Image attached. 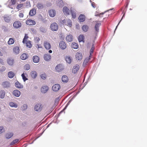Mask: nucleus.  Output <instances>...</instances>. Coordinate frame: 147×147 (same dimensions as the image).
<instances>
[{"label": "nucleus", "mask_w": 147, "mask_h": 147, "mask_svg": "<svg viewBox=\"0 0 147 147\" xmlns=\"http://www.w3.org/2000/svg\"><path fill=\"white\" fill-rule=\"evenodd\" d=\"M78 19L80 22H84L85 20V16L84 15H80L78 18Z\"/></svg>", "instance_id": "nucleus-19"}, {"label": "nucleus", "mask_w": 147, "mask_h": 147, "mask_svg": "<svg viewBox=\"0 0 147 147\" xmlns=\"http://www.w3.org/2000/svg\"><path fill=\"white\" fill-rule=\"evenodd\" d=\"M59 46L60 48L63 50L65 49L66 47V45L65 43L63 41H61L60 42Z\"/></svg>", "instance_id": "nucleus-5"}, {"label": "nucleus", "mask_w": 147, "mask_h": 147, "mask_svg": "<svg viewBox=\"0 0 147 147\" xmlns=\"http://www.w3.org/2000/svg\"><path fill=\"white\" fill-rule=\"evenodd\" d=\"M60 88V86L59 84H56L52 86V88L53 91L56 92L59 90Z\"/></svg>", "instance_id": "nucleus-4"}, {"label": "nucleus", "mask_w": 147, "mask_h": 147, "mask_svg": "<svg viewBox=\"0 0 147 147\" xmlns=\"http://www.w3.org/2000/svg\"><path fill=\"white\" fill-rule=\"evenodd\" d=\"M36 13V11L35 9H33L30 10L29 13V15L31 16L34 15Z\"/></svg>", "instance_id": "nucleus-28"}, {"label": "nucleus", "mask_w": 147, "mask_h": 147, "mask_svg": "<svg viewBox=\"0 0 147 147\" xmlns=\"http://www.w3.org/2000/svg\"><path fill=\"white\" fill-rule=\"evenodd\" d=\"M27 105L26 104H24L21 107V109L22 110H24L27 109Z\"/></svg>", "instance_id": "nucleus-48"}, {"label": "nucleus", "mask_w": 147, "mask_h": 147, "mask_svg": "<svg viewBox=\"0 0 147 147\" xmlns=\"http://www.w3.org/2000/svg\"><path fill=\"white\" fill-rule=\"evenodd\" d=\"M21 76L24 82H25L26 80H28V79L25 76L24 73L22 74Z\"/></svg>", "instance_id": "nucleus-47"}, {"label": "nucleus", "mask_w": 147, "mask_h": 147, "mask_svg": "<svg viewBox=\"0 0 147 147\" xmlns=\"http://www.w3.org/2000/svg\"><path fill=\"white\" fill-rule=\"evenodd\" d=\"M57 71L58 72H60L63 69V68L62 65L59 64L57 65L55 67Z\"/></svg>", "instance_id": "nucleus-15"}, {"label": "nucleus", "mask_w": 147, "mask_h": 147, "mask_svg": "<svg viewBox=\"0 0 147 147\" xmlns=\"http://www.w3.org/2000/svg\"><path fill=\"white\" fill-rule=\"evenodd\" d=\"M42 107L41 104H37L34 107V110L37 112H40L42 109Z\"/></svg>", "instance_id": "nucleus-3"}, {"label": "nucleus", "mask_w": 147, "mask_h": 147, "mask_svg": "<svg viewBox=\"0 0 147 147\" xmlns=\"http://www.w3.org/2000/svg\"><path fill=\"white\" fill-rule=\"evenodd\" d=\"M59 98H56L55 99V102H58L59 101Z\"/></svg>", "instance_id": "nucleus-64"}, {"label": "nucleus", "mask_w": 147, "mask_h": 147, "mask_svg": "<svg viewBox=\"0 0 147 147\" xmlns=\"http://www.w3.org/2000/svg\"><path fill=\"white\" fill-rule=\"evenodd\" d=\"M13 27L16 28H18L22 26L21 23L19 21H16L14 22L13 25Z\"/></svg>", "instance_id": "nucleus-6"}, {"label": "nucleus", "mask_w": 147, "mask_h": 147, "mask_svg": "<svg viewBox=\"0 0 147 147\" xmlns=\"http://www.w3.org/2000/svg\"><path fill=\"white\" fill-rule=\"evenodd\" d=\"M84 36L82 35H80L78 37V40L80 42H84Z\"/></svg>", "instance_id": "nucleus-39"}, {"label": "nucleus", "mask_w": 147, "mask_h": 147, "mask_svg": "<svg viewBox=\"0 0 147 147\" xmlns=\"http://www.w3.org/2000/svg\"><path fill=\"white\" fill-rule=\"evenodd\" d=\"M113 9H114L113 8H112L111 9H109L108 10L105 11L103 13H101L100 14V15H103V14H104L106 12H108V11H110V10H113Z\"/></svg>", "instance_id": "nucleus-58"}, {"label": "nucleus", "mask_w": 147, "mask_h": 147, "mask_svg": "<svg viewBox=\"0 0 147 147\" xmlns=\"http://www.w3.org/2000/svg\"><path fill=\"white\" fill-rule=\"evenodd\" d=\"M63 11L64 14L65 15H69L70 12L69 9L66 7L65 6L63 8Z\"/></svg>", "instance_id": "nucleus-10"}, {"label": "nucleus", "mask_w": 147, "mask_h": 147, "mask_svg": "<svg viewBox=\"0 0 147 147\" xmlns=\"http://www.w3.org/2000/svg\"><path fill=\"white\" fill-rule=\"evenodd\" d=\"M94 4H95V3H94V2H92L91 3V5H92V6L94 8H95V7L94 6Z\"/></svg>", "instance_id": "nucleus-62"}, {"label": "nucleus", "mask_w": 147, "mask_h": 147, "mask_svg": "<svg viewBox=\"0 0 147 147\" xmlns=\"http://www.w3.org/2000/svg\"><path fill=\"white\" fill-rule=\"evenodd\" d=\"M36 48H37V49H39V48H40L41 47L39 45L37 44L36 45Z\"/></svg>", "instance_id": "nucleus-63"}, {"label": "nucleus", "mask_w": 147, "mask_h": 147, "mask_svg": "<svg viewBox=\"0 0 147 147\" xmlns=\"http://www.w3.org/2000/svg\"><path fill=\"white\" fill-rule=\"evenodd\" d=\"M36 23L35 21L31 19L27 20L26 22V24L29 25H34L36 24Z\"/></svg>", "instance_id": "nucleus-7"}, {"label": "nucleus", "mask_w": 147, "mask_h": 147, "mask_svg": "<svg viewBox=\"0 0 147 147\" xmlns=\"http://www.w3.org/2000/svg\"><path fill=\"white\" fill-rule=\"evenodd\" d=\"M19 16L20 18H22L24 16V14L23 13H20Z\"/></svg>", "instance_id": "nucleus-61"}, {"label": "nucleus", "mask_w": 147, "mask_h": 147, "mask_svg": "<svg viewBox=\"0 0 147 147\" xmlns=\"http://www.w3.org/2000/svg\"><path fill=\"white\" fill-rule=\"evenodd\" d=\"M49 16L51 17H54L56 15V11L54 9L50 10L49 11Z\"/></svg>", "instance_id": "nucleus-11"}, {"label": "nucleus", "mask_w": 147, "mask_h": 147, "mask_svg": "<svg viewBox=\"0 0 147 147\" xmlns=\"http://www.w3.org/2000/svg\"><path fill=\"white\" fill-rule=\"evenodd\" d=\"M40 40V39L38 37H35L34 38V42L36 43H38Z\"/></svg>", "instance_id": "nucleus-52"}, {"label": "nucleus", "mask_w": 147, "mask_h": 147, "mask_svg": "<svg viewBox=\"0 0 147 147\" xmlns=\"http://www.w3.org/2000/svg\"><path fill=\"white\" fill-rule=\"evenodd\" d=\"M13 95L16 97H19L20 95V92L18 90H15L13 91Z\"/></svg>", "instance_id": "nucleus-12"}, {"label": "nucleus", "mask_w": 147, "mask_h": 147, "mask_svg": "<svg viewBox=\"0 0 147 147\" xmlns=\"http://www.w3.org/2000/svg\"><path fill=\"white\" fill-rule=\"evenodd\" d=\"M28 56L26 53H23L20 56L21 59L23 60H26L28 58Z\"/></svg>", "instance_id": "nucleus-37"}, {"label": "nucleus", "mask_w": 147, "mask_h": 147, "mask_svg": "<svg viewBox=\"0 0 147 147\" xmlns=\"http://www.w3.org/2000/svg\"><path fill=\"white\" fill-rule=\"evenodd\" d=\"M125 13H124V14L123 15V16H122V18L121 19V20L120 21V22H119V23H118V25H117V26H116V28H115V31H114V32H115V31L116 30V29H117V27H118V25H119V23H120V22H121V20H122V19H123V17H124V16H125Z\"/></svg>", "instance_id": "nucleus-59"}, {"label": "nucleus", "mask_w": 147, "mask_h": 147, "mask_svg": "<svg viewBox=\"0 0 147 147\" xmlns=\"http://www.w3.org/2000/svg\"><path fill=\"white\" fill-rule=\"evenodd\" d=\"M6 69V68L5 66H2L1 68H0V71L2 72L4 71Z\"/></svg>", "instance_id": "nucleus-56"}, {"label": "nucleus", "mask_w": 147, "mask_h": 147, "mask_svg": "<svg viewBox=\"0 0 147 147\" xmlns=\"http://www.w3.org/2000/svg\"><path fill=\"white\" fill-rule=\"evenodd\" d=\"M14 42V39L12 38H9V40L8 42V44L9 45H12L13 44Z\"/></svg>", "instance_id": "nucleus-41"}, {"label": "nucleus", "mask_w": 147, "mask_h": 147, "mask_svg": "<svg viewBox=\"0 0 147 147\" xmlns=\"http://www.w3.org/2000/svg\"><path fill=\"white\" fill-rule=\"evenodd\" d=\"M62 22L65 25H67L71 27L72 26V22L69 19L64 20L62 21Z\"/></svg>", "instance_id": "nucleus-1"}, {"label": "nucleus", "mask_w": 147, "mask_h": 147, "mask_svg": "<svg viewBox=\"0 0 147 147\" xmlns=\"http://www.w3.org/2000/svg\"><path fill=\"white\" fill-rule=\"evenodd\" d=\"M79 65H76L74 66L73 68L72 71L73 73L75 74L79 70Z\"/></svg>", "instance_id": "nucleus-14"}, {"label": "nucleus", "mask_w": 147, "mask_h": 147, "mask_svg": "<svg viewBox=\"0 0 147 147\" xmlns=\"http://www.w3.org/2000/svg\"><path fill=\"white\" fill-rule=\"evenodd\" d=\"M33 62L35 63H38L39 61V58L37 56H34L33 57Z\"/></svg>", "instance_id": "nucleus-26"}, {"label": "nucleus", "mask_w": 147, "mask_h": 147, "mask_svg": "<svg viewBox=\"0 0 147 147\" xmlns=\"http://www.w3.org/2000/svg\"><path fill=\"white\" fill-rule=\"evenodd\" d=\"M13 135V133L11 132H8L6 134L5 137L7 139H9L11 138Z\"/></svg>", "instance_id": "nucleus-35"}, {"label": "nucleus", "mask_w": 147, "mask_h": 147, "mask_svg": "<svg viewBox=\"0 0 147 147\" xmlns=\"http://www.w3.org/2000/svg\"><path fill=\"white\" fill-rule=\"evenodd\" d=\"M0 63L2 65L5 64L4 62L2 59H0Z\"/></svg>", "instance_id": "nucleus-60"}, {"label": "nucleus", "mask_w": 147, "mask_h": 147, "mask_svg": "<svg viewBox=\"0 0 147 147\" xmlns=\"http://www.w3.org/2000/svg\"><path fill=\"white\" fill-rule=\"evenodd\" d=\"M9 1L10 0H9ZM16 1L15 0H10V1L8 5V6L10 8L13 9V8L11 7L12 5H14L16 3Z\"/></svg>", "instance_id": "nucleus-27"}, {"label": "nucleus", "mask_w": 147, "mask_h": 147, "mask_svg": "<svg viewBox=\"0 0 147 147\" xmlns=\"http://www.w3.org/2000/svg\"><path fill=\"white\" fill-rule=\"evenodd\" d=\"M57 5L59 7H62L64 5L63 2L62 0H58L57 1Z\"/></svg>", "instance_id": "nucleus-22"}, {"label": "nucleus", "mask_w": 147, "mask_h": 147, "mask_svg": "<svg viewBox=\"0 0 147 147\" xmlns=\"http://www.w3.org/2000/svg\"><path fill=\"white\" fill-rule=\"evenodd\" d=\"M94 47H92L91 49H90V57H91L92 56V53H93L94 50Z\"/></svg>", "instance_id": "nucleus-53"}, {"label": "nucleus", "mask_w": 147, "mask_h": 147, "mask_svg": "<svg viewBox=\"0 0 147 147\" xmlns=\"http://www.w3.org/2000/svg\"><path fill=\"white\" fill-rule=\"evenodd\" d=\"M66 39L67 41L68 42H71L73 39V37L72 36L71 34H69L66 36Z\"/></svg>", "instance_id": "nucleus-23"}, {"label": "nucleus", "mask_w": 147, "mask_h": 147, "mask_svg": "<svg viewBox=\"0 0 147 147\" xmlns=\"http://www.w3.org/2000/svg\"><path fill=\"white\" fill-rule=\"evenodd\" d=\"M71 102V101L70 100L67 103V104L66 105V106H65V107L64 108V109H63V110L62 111H61L59 113V114H60L62 112H63V111L64 110H65L67 108V106H68V105Z\"/></svg>", "instance_id": "nucleus-51"}, {"label": "nucleus", "mask_w": 147, "mask_h": 147, "mask_svg": "<svg viewBox=\"0 0 147 147\" xmlns=\"http://www.w3.org/2000/svg\"><path fill=\"white\" fill-rule=\"evenodd\" d=\"M71 13L72 15V17L74 18H76V11L75 10H71Z\"/></svg>", "instance_id": "nucleus-38"}, {"label": "nucleus", "mask_w": 147, "mask_h": 147, "mask_svg": "<svg viewBox=\"0 0 147 147\" xmlns=\"http://www.w3.org/2000/svg\"><path fill=\"white\" fill-rule=\"evenodd\" d=\"M25 43H26V46L28 48H30L32 46V45L31 44V42L30 41L28 42L27 41L26 42H25Z\"/></svg>", "instance_id": "nucleus-40"}, {"label": "nucleus", "mask_w": 147, "mask_h": 147, "mask_svg": "<svg viewBox=\"0 0 147 147\" xmlns=\"http://www.w3.org/2000/svg\"><path fill=\"white\" fill-rule=\"evenodd\" d=\"M5 131V129L3 126L0 127V134Z\"/></svg>", "instance_id": "nucleus-54"}, {"label": "nucleus", "mask_w": 147, "mask_h": 147, "mask_svg": "<svg viewBox=\"0 0 147 147\" xmlns=\"http://www.w3.org/2000/svg\"><path fill=\"white\" fill-rule=\"evenodd\" d=\"M40 31L43 33H45L46 32L45 28L43 27H40Z\"/></svg>", "instance_id": "nucleus-55"}, {"label": "nucleus", "mask_w": 147, "mask_h": 147, "mask_svg": "<svg viewBox=\"0 0 147 147\" xmlns=\"http://www.w3.org/2000/svg\"><path fill=\"white\" fill-rule=\"evenodd\" d=\"M23 4H18L16 8L18 9H20L23 6Z\"/></svg>", "instance_id": "nucleus-57"}, {"label": "nucleus", "mask_w": 147, "mask_h": 147, "mask_svg": "<svg viewBox=\"0 0 147 147\" xmlns=\"http://www.w3.org/2000/svg\"><path fill=\"white\" fill-rule=\"evenodd\" d=\"M36 6L39 9H42L44 7L43 4L42 3H37Z\"/></svg>", "instance_id": "nucleus-32"}, {"label": "nucleus", "mask_w": 147, "mask_h": 147, "mask_svg": "<svg viewBox=\"0 0 147 147\" xmlns=\"http://www.w3.org/2000/svg\"><path fill=\"white\" fill-rule=\"evenodd\" d=\"M101 25V23H96L94 26V29L95 30V33H96L99 31V28Z\"/></svg>", "instance_id": "nucleus-18"}, {"label": "nucleus", "mask_w": 147, "mask_h": 147, "mask_svg": "<svg viewBox=\"0 0 147 147\" xmlns=\"http://www.w3.org/2000/svg\"><path fill=\"white\" fill-rule=\"evenodd\" d=\"M40 77L42 79L45 80L47 77V76L46 74L45 73H44L43 74H41L40 75Z\"/></svg>", "instance_id": "nucleus-49"}, {"label": "nucleus", "mask_w": 147, "mask_h": 147, "mask_svg": "<svg viewBox=\"0 0 147 147\" xmlns=\"http://www.w3.org/2000/svg\"><path fill=\"white\" fill-rule=\"evenodd\" d=\"M90 57H89L86 58L85 59L83 64V66L85 67L87 65V63L90 59Z\"/></svg>", "instance_id": "nucleus-30"}, {"label": "nucleus", "mask_w": 147, "mask_h": 147, "mask_svg": "<svg viewBox=\"0 0 147 147\" xmlns=\"http://www.w3.org/2000/svg\"><path fill=\"white\" fill-rule=\"evenodd\" d=\"M66 62L69 63H71V59L70 57L69 56L66 57Z\"/></svg>", "instance_id": "nucleus-45"}, {"label": "nucleus", "mask_w": 147, "mask_h": 147, "mask_svg": "<svg viewBox=\"0 0 147 147\" xmlns=\"http://www.w3.org/2000/svg\"><path fill=\"white\" fill-rule=\"evenodd\" d=\"M44 46L47 49H49L51 48V46L50 44L47 41H45L44 42Z\"/></svg>", "instance_id": "nucleus-17"}, {"label": "nucleus", "mask_w": 147, "mask_h": 147, "mask_svg": "<svg viewBox=\"0 0 147 147\" xmlns=\"http://www.w3.org/2000/svg\"><path fill=\"white\" fill-rule=\"evenodd\" d=\"M15 76L14 73L12 71H10L8 73V76L10 78H12Z\"/></svg>", "instance_id": "nucleus-31"}, {"label": "nucleus", "mask_w": 147, "mask_h": 147, "mask_svg": "<svg viewBox=\"0 0 147 147\" xmlns=\"http://www.w3.org/2000/svg\"><path fill=\"white\" fill-rule=\"evenodd\" d=\"M5 96V92L4 90H1L0 91V98H3Z\"/></svg>", "instance_id": "nucleus-34"}, {"label": "nucleus", "mask_w": 147, "mask_h": 147, "mask_svg": "<svg viewBox=\"0 0 147 147\" xmlns=\"http://www.w3.org/2000/svg\"><path fill=\"white\" fill-rule=\"evenodd\" d=\"M20 50L19 47H16L13 49V51L16 55H17L19 53Z\"/></svg>", "instance_id": "nucleus-25"}, {"label": "nucleus", "mask_w": 147, "mask_h": 147, "mask_svg": "<svg viewBox=\"0 0 147 147\" xmlns=\"http://www.w3.org/2000/svg\"><path fill=\"white\" fill-rule=\"evenodd\" d=\"M3 19L5 21L7 22H9L11 19V18L8 15H5L3 17Z\"/></svg>", "instance_id": "nucleus-16"}, {"label": "nucleus", "mask_w": 147, "mask_h": 147, "mask_svg": "<svg viewBox=\"0 0 147 147\" xmlns=\"http://www.w3.org/2000/svg\"><path fill=\"white\" fill-rule=\"evenodd\" d=\"M24 69L26 70H29L30 69V66L29 64H26L24 66Z\"/></svg>", "instance_id": "nucleus-44"}, {"label": "nucleus", "mask_w": 147, "mask_h": 147, "mask_svg": "<svg viewBox=\"0 0 147 147\" xmlns=\"http://www.w3.org/2000/svg\"><path fill=\"white\" fill-rule=\"evenodd\" d=\"M19 139H16L14 140L11 143L10 145H13L14 144H15L16 143L18 142L19 141Z\"/></svg>", "instance_id": "nucleus-50"}, {"label": "nucleus", "mask_w": 147, "mask_h": 147, "mask_svg": "<svg viewBox=\"0 0 147 147\" xmlns=\"http://www.w3.org/2000/svg\"><path fill=\"white\" fill-rule=\"evenodd\" d=\"M15 86L16 88L20 89L22 88L23 87V85L18 81L15 83Z\"/></svg>", "instance_id": "nucleus-20"}, {"label": "nucleus", "mask_w": 147, "mask_h": 147, "mask_svg": "<svg viewBox=\"0 0 147 147\" xmlns=\"http://www.w3.org/2000/svg\"><path fill=\"white\" fill-rule=\"evenodd\" d=\"M62 81L64 82H67L68 80V77L66 75L63 76L61 78Z\"/></svg>", "instance_id": "nucleus-29"}, {"label": "nucleus", "mask_w": 147, "mask_h": 147, "mask_svg": "<svg viewBox=\"0 0 147 147\" xmlns=\"http://www.w3.org/2000/svg\"><path fill=\"white\" fill-rule=\"evenodd\" d=\"M10 83L8 82L5 81L2 83V85L4 88H8L10 87Z\"/></svg>", "instance_id": "nucleus-13"}, {"label": "nucleus", "mask_w": 147, "mask_h": 147, "mask_svg": "<svg viewBox=\"0 0 147 147\" xmlns=\"http://www.w3.org/2000/svg\"><path fill=\"white\" fill-rule=\"evenodd\" d=\"M37 76V73L35 71H32L31 73V76L34 79Z\"/></svg>", "instance_id": "nucleus-33"}, {"label": "nucleus", "mask_w": 147, "mask_h": 147, "mask_svg": "<svg viewBox=\"0 0 147 147\" xmlns=\"http://www.w3.org/2000/svg\"><path fill=\"white\" fill-rule=\"evenodd\" d=\"M9 105L11 107H13L15 108H16L18 107V105L16 103H14L13 102H10L9 103Z\"/></svg>", "instance_id": "nucleus-36"}, {"label": "nucleus", "mask_w": 147, "mask_h": 147, "mask_svg": "<svg viewBox=\"0 0 147 147\" xmlns=\"http://www.w3.org/2000/svg\"><path fill=\"white\" fill-rule=\"evenodd\" d=\"M88 27L86 25H83L82 27V29L83 31L85 32H87L88 29Z\"/></svg>", "instance_id": "nucleus-42"}, {"label": "nucleus", "mask_w": 147, "mask_h": 147, "mask_svg": "<svg viewBox=\"0 0 147 147\" xmlns=\"http://www.w3.org/2000/svg\"><path fill=\"white\" fill-rule=\"evenodd\" d=\"M28 38V35L26 34H25L24 38L23 39V42L24 43H25V42H26L27 41V39Z\"/></svg>", "instance_id": "nucleus-46"}, {"label": "nucleus", "mask_w": 147, "mask_h": 147, "mask_svg": "<svg viewBox=\"0 0 147 147\" xmlns=\"http://www.w3.org/2000/svg\"><path fill=\"white\" fill-rule=\"evenodd\" d=\"M58 26L56 23H53L51 25L50 28L51 30L53 31H57L58 30Z\"/></svg>", "instance_id": "nucleus-2"}, {"label": "nucleus", "mask_w": 147, "mask_h": 147, "mask_svg": "<svg viewBox=\"0 0 147 147\" xmlns=\"http://www.w3.org/2000/svg\"><path fill=\"white\" fill-rule=\"evenodd\" d=\"M7 62L9 65L12 66L14 63V60L12 58H9L7 60Z\"/></svg>", "instance_id": "nucleus-8"}, {"label": "nucleus", "mask_w": 147, "mask_h": 147, "mask_svg": "<svg viewBox=\"0 0 147 147\" xmlns=\"http://www.w3.org/2000/svg\"><path fill=\"white\" fill-rule=\"evenodd\" d=\"M51 56L50 54H45L44 56V59L46 61H49L51 59Z\"/></svg>", "instance_id": "nucleus-24"}, {"label": "nucleus", "mask_w": 147, "mask_h": 147, "mask_svg": "<svg viewBox=\"0 0 147 147\" xmlns=\"http://www.w3.org/2000/svg\"><path fill=\"white\" fill-rule=\"evenodd\" d=\"M71 47L72 48L74 49H77L78 47V45L75 42H73L72 43Z\"/></svg>", "instance_id": "nucleus-43"}, {"label": "nucleus", "mask_w": 147, "mask_h": 147, "mask_svg": "<svg viewBox=\"0 0 147 147\" xmlns=\"http://www.w3.org/2000/svg\"><path fill=\"white\" fill-rule=\"evenodd\" d=\"M76 60H80L82 58V55L81 53H77L76 55Z\"/></svg>", "instance_id": "nucleus-21"}, {"label": "nucleus", "mask_w": 147, "mask_h": 147, "mask_svg": "<svg viewBox=\"0 0 147 147\" xmlns=\"http://www.w3.org/2000/svg\"><path fill=\"white\" fill-rule=\"evenodd\" d=\"M48 87L46 86H42L41 88V92L42 93H45L48 90Z\"/></svg>", "instance_id": "nucleus-9"}]
</instances>
